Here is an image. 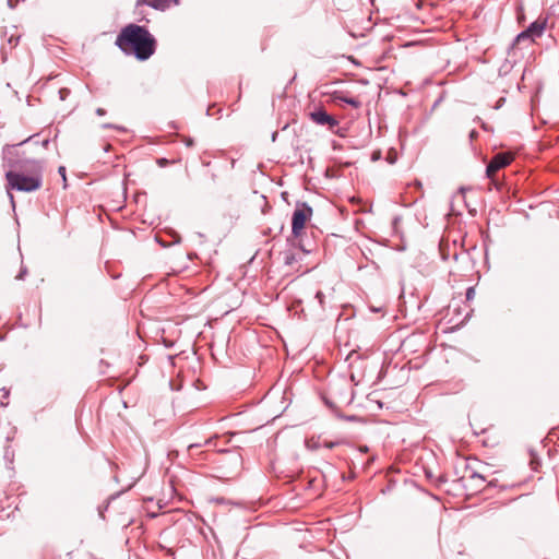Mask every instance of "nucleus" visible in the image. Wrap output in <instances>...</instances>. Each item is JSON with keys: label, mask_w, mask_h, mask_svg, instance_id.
I'll return each instance as SVG.
<instances>
[{"label": "nucleus", "mask_w": 559, "mask_h": 559, "mask_svg": "<svg viewBox=\"0 0 559 559\" xmlns=\"http://www.w3.org/2000/svg\"><path fill=\"white\" fill-rule=\"evenodd\" d=\"M477 135H478V133H477V131H476V130H472V131L469 132V138H471V140L476 139V138H477Z\"/></svg>", "instance_id": "a878e982"}, {"label": "nucleus", "mask_w": 559, "mask_h": 559, "mask_svg": "<svg viewBox=\"0 0 559 559\" xmlns=\"http://www.w3.org/2000/svg\"><path fill=\"white\" fill-rule=\"evenodd\" d=\"M201 443H191L188 445V451L191 452L193 449H199Z\"/></svg>", "instance_id": "5701e85b"}, {"label": "nucleus", "mask_w": 559, "mask_h": 559, "mask_svg": "<svg viewBox=\"0 0 559 559\" xmlns=\"http://www.w3.org/2000/svg\"><path fill=\"white\" fill-rule=\"evenodd\" d=\"M504 103V98H500L498 102H497V105L495 106L496 109H499L502 104Z\"/></svg>", "instance_id": "cd10ccee"}, {"label": "nucleus", "mask_w": 559, "mask_h": 559, "mask_svg": "<svg viewBox=\"0 0 559 559\" xmlns=\"http://www.w3.org/2000/svg\"><path fill=\"white\" fill-rule=\"evenodd\" d=\"M310 118L317 124L328 126L330 130L338 126V121L322 108L310 112Z\"/></svg>", "instance_id": "39448f33"}, {"label": "nucleus", "mask_w": 559, "mask_h": 559, "mask_svg": "<svg viewBox=\"0 0 559 559\" xmlns=\"http://www.w3.org/2000/svg\"><path fill=\"white\" fill-rule=\"evenodd\" d=\"M4 457H5L7 460H9V459H10V452H9V450H7V451H5V453H4Z\"/></svg>", "instance_id": "2f4dec72"}, {"label": "nucleus", "mask_w": 559, "mask_h": 559, "mask_svg": "<svg viewBox=\"0 0 559 559\" xmlns=\"http://www.w3.org/2000/svg\"><path fill=\"white\" fill-rule=\"evenodd\" d=\"M139 4L141 3H144L155 10H165V8L167 7V1L166 0H139L138 1Z\"/></svg>", "instance_id": "1a4fd4ad"}, {"label": "nucleus", "mask_w": 559, "mask_h": 559, "mask_svg": "<svg viewBox=\"0 0 559 559\" xmlns=\"http://www.w3.org/2000/svg\"><path fill=\"white\" fill-rule=\"evenodd\" d=\"M17 0L15 2H13V0H8V5L13 9L16 4Z\"/></svg>", "instance_id": "c85d7f7f"}, {"label": "nucleus", "mask_w": 559, "mask_h": 559, "mask_svg": "<svg viewBox=\"0 0 559 559\" xmlns=\"http://www.w3.org/2000/svg\"><path fill=\"white\" fill-rule=\"evenodd\" d=\"M514 62H515L514 60L507 58L506 61L501 64V67L499 69V74L500 75L508 74L511 71V69L513 68Z\"/></svg>", "instance_id": "9b49d317"}, {"label": "nucleus", "mask_w": 559, "mask_h": 559, "mask_svg": "<svg viewBox=\"0 0 559 559\" xmlns=\"http://www.w3.org/2000/svg\"><path fill=\"white\" fill-rule=\"evenodd\" d=\"M360 451H361L362 453L367 452V451H368V447H366V445H365V447H361V448H360Z\"/></svg>", "instance_id": "7c9ffc66"}, {"label": "nucleus", "mask_w": 559, "mask_h": 559, "mask_svg": "<svg viewBox=\"0 0 559 559\" xmlns=\"http://www.w3.org/2000/svg\"><path fill=\"white\" fill-rule=\"evenodd\" d=\"M180 240H181L180 236L176 234V235H175L174 242H175V243H179V242H180Z\"/></svg>", "instance_id": "c756f323"}, {"label": "nucleus", "mask_w": 559, "mask_h": 559, "mask_svg": "<svg viewBox=\"0 0 559 559\" xmlns=\"http://www.w3.org/2000/svg\"><path fill=\"white\" fill-rule=\"evenodd\" d=\"M26 274H27V269L25 266H22L19 274L16 275V280H23Z\"/></svg>", "instance_id": "f3484780"}, {"label": "nucleus", "mask_w": 559, "mask_h": 559, "mask_svg": "<svg viewBox=\"0 0 559 559\" xmlns=\"http://www.w3.org/2000/svg\"><path fill=\"white\" fill-rule=\"evenodd\" d=\"M48 143H49V141H48V140H45V141L43 142V144H44V145H48Z\"/></svg>", "instance_id": "c9c22d12"}, {"label": "nucleus", "mask_w": 559, "mask_h": 559, "mask_svg": "<svg viewBox=\"0 0 559 559\" xmlns=\"http://www.w3.org/2000/svg\"><path fill=\"white\" fill-rule=\"evenodd\" d=\"M299 258L293 250H286L283 252V261L285 265L292 266L298 262Z\"/></svg>", "instance_id": "9d476101"}, {"label": "nucleus", "mask_w": 559, "mask_h": 559, "mask_svg": "<svg viewBox=\"0 0 559 559\" xmlns=\"http://www.w3.org/2000/svg\"><path fill=\"white\" fill-rule=\"evenodd\" d=\"M298 247L304 253H310L312 251L311 248H307L304 243H301V240H299Z\"/></svg>", "instance_id": "a211bd4d"}, {"label": "nucleus", "mask_w": 559, "mask_h": 559, "mask_svg": "<svg viewBox=\"0 0 559 559\" xmlns=\"http://www.w3.org/2000/svg\"><path fill=\"white\" fill-rule=\"evenodd\" d=\"M546 25H547V19H538L527 26L526 33H528L532 36V38L535 40L536 38L542 37V35L544 34V31L546 28Z\"/></svg>", "instance_id": "423d86ee"}, {"label": "nucleus", "mask_w": 559, "mask_h": 559, "mask_svg": "<svg viewBox=\"0 0 559 559\" xmlns=\"http://www.w3.org/2000/svg\"><path fill=\"white\" fill-rule=\"evenodd\" d=\"M314 298L318 300L320 308L324 309V299H325L324 294L321 290H318L314 295Z\"/></svg>", "instance_id": "f8f14e48"}, {"label": "nucleus", "mask_w": 559, "mask_h": 559, "mask_svg": "<svg viewBox=\"0 0 559 559\" xmlns=\"http://www.w3.org/2000/svg\"><path fill=\"white\" fill-rule=\"evenodd\" d=\"M16 145L7 146V156L11 170L5 173L8 188L22 192L37 191L43 186L44 165L41 160L29 158H12V150Z\"/></svg>", "instance_id": "f257e3e1"}, {"label": "nucleus", "mask_w": 559, "mask_h": 559, "mask_svg": "<svg viewBox=\"0 0 559 559\" xmlns=\"http://www.w3.org/2000/svg\"><path fill=\"white\" fill-rule=\"evenodd\" d=\"M475 121L480 122V127H481V129H483V130H485V131H490L489 126H488L487 123H485L484 121H481L479 117H476V118H475Z\"/></svg>", "instance_id": "aec40b11"}, {"label": "nucleus", "mask_w": 559, "mask_h": 559, "mask_svg": "<svg viewBox=\"0 0 559 559\" xmlns=\"http://www.w3.org/2000/svg\"><path fill=\"white\" fill-rule=\"evenodd\" d=\"M471 479L479 481L480 483L479 485H481L485 481L484 476L478 474V473H476V472L472 473Z\"/></svg>", "instance_id": "2eb2a0df"}, {"label": "nucleus", "mask_w": 559, "mask_h": 559, "mask_svg": "<svg viewBox=\"0 0 559 559\" xmlns=\"http://www.w3.org/2000/svg\"><path fill=\"white\" fill-rule=\"evenodd\" d=\"M58 173L59 175L62 177V180L64 181V183L67 182V177H66V167L64 166H60L58 168Z\"/></svg>", "instance_id": "6ab92c4d"}, {"label": "nucleus", "mask_w": 559, "mask_h": 559, "mask_svg": "<svg viewBox=\"0 0 559 559\" xmlns=\"http://www.w3.org/2000/svg\"><path fill=\"white\" fill-rule=\"evenodd\" d=\"M336 444H337V442H332V441H324V442H323V447H324V448H326V449H332V448H334Z\"/></svg>", "instance_id": "412c9836"}, {"label": "nucleus", "mask_w": 559, "mask_h": 559, "mask_svg": "<svg viewBox=\"0 0 559 559\" xmlns=\"http://www.w3.org/2000/svg\"><path fill=\"white\" fill-rule=\"evenodd\" d=\"M465 296H466V299H467V300L473 299V298H474V296H475V289H474V287H468V288L466 289V294H465Z\"/></svg>", "instance_id": "dca6fc26"}, {"label": "nucleus", "mask_w": 559, "mask_h": 559, "mask_svg": "<svg viewBox=\"0 0 559 559\" xmlns=\"http://www.w3.org/2000/svg\"><path fill=\"white\" fill-rule=\"evenodd\" d=\"M185 144H186L187 146H189V147H190V146H192V145H193V140H192L191 138H187V139L185 140Z\"/></svg>", "instance_id": "bb28decb"}, {"label": "nucleus", "mask_w": 559, "mask_h": 559, "mask_svg": "<svg viewBox=\"0 0 559 559\" xmlns=\"http://www.w3.org/2000/svg\"><path fill=\"white\" fill-rule=\"evenodd\" d=\"M19 39H20V37H13V36H11V37H10V39H9V43H10L11 45H14V46H15V45H17Z\"/></svg>", "instance_id": "b1692460"}, {"label": "nucleus", "mask_w": 559, "mask_h": 559, "mask_svg": "<svg viewBox=\"0 0 559 559\" xmlns=\"http://www.w3.org/2000/svg\"><path fill=\"white\" fill-rule=\"evenodd\" d=\"M10 199H11L12 205L14 206V200H13V195L12 194H10Z\"/></svg>", "instance_id": "f704fd0d"}, {"label": "nucleus", "mask_w": 559, "mask_h": 559, "mask_svg": "<svg viewBox=\"0 0 559 559\" xmlns=\"http://www.w3.org/2000/svg\"><path fill=\"white\" fill-rule=\"evenodd\" d=\"M60 100H64L71 94V91L67 87H62L58 92Z\"/></svg>", "instance_id": "ddd939ff"}, {"label": "nucleus", "mask_w": 559, "mask_h": 559, "mask_svg": "<svg viewBox=\"0 0 559 559\" xmlns=\"http://www.w3.org/2000/svg\"><path fill=\"white\" fill-rule=\"evenodd\" d=\"M533 41H535V40L532 38V36L528 33H526V29L522 31L521 33H519L515 36V38L513 39V43L509 47L508 56L511 57L512 53H514L516 45L522 44V43L532 44Z\"/></svg>", "instance_id": "0eeeda50"}, {"label": "nucleus", "mask_w": 559, "mask_h": 559, "mask_svg": "<svg viewBox=\"0 0 559 559\" xmlns=\"http://www.w3.org/2000/svg\"><path fill=\"white\" fill-rule=\"evenodd\" d=\"M2 391H3V393H4V397H8V395H9V391H8L7 389H4V388L2 389Z\"/></svg>", "instance_id": "72a5a7b5"}, {"label": "nucleus", "mask_w": 559, "mask_h": 559, "mask_svg": "<svg viewBox=\"0 0 559 559\" xmlns=\"http://www.w3.org/2000/svg\"><path fill=\"white\" fill-rule=\"evenodd\" d=\"M31 139H32V136H29V138H28V139H26V140H23V141H22V142H20L17 145H22V144L26 143L28 140H31Z\"/></svg>", "instance_id": "473e14b6"}, {"label": "nucleus", "mask_w": 559, "mask_h": 559, "mask_svg": "<svg viewBox=\"0 0 559 559\" xmlns=\"http://www.w3.org/2000/svg\"><path fill=\"white\" fill-rule=\"evenodd\" d=\"M102 128L103 129H116V130H119V131H126V129L123 127H120V126H117V124H112V123H103Z\"/></svg>", "instance_id": "4468645a"}, {"label": "nucleus", "mask_w": 559, "mask_h": 559, "mask_svg": "<svg viewBox=\"0 0 559 559\" xmlns=\"http://www.w3.org/2000/svg\"><path fill=\"white\" fill-rule=\"evenodd\" d=\"M312 215V207L307 203H298L292 216V234L294 238L299 239L305 228L306 222Z\"/></svg>", "instance_id": "7ed1b4c3"}, {"label": "nucleus", "mask_w": 559, "mask_h": 559, "mask_svg": "<svg viewBox=\"0 0 559 559\" xmlns=\"http://www.w3.org/2000/svg\"><path fill=\"white\" fill-rule=\"evenodd\" d=\"M513 159V155L511 153L501 152L496 154L486 167V177L489 179H493L495 174L507 167Z\"/></svg>", "instance_id": "20e7f679"}, {"label": "nucleus", "mask_w": 559, "mask_h": 559, "mask_svg": "<svg viewBox=\"0 0 559 559\" xmlns=\"http://www.w3.org/2000/svg\"><path fill=\"white\" fill-rule=\"evenodd\" d=\"M168 163H169V160H168V159H166V158H159V159H157V164H158L159 166H162V167H163V166L168 165Z\"/></svg>", "instance_id": "4be33fe9"}, {"label": "nucleus", "mask_w": 559, "mask_h": 559, "mask_svg": "<svg viewBox=\"0 0 559 559\" xmlns=\"http://www.w3.org/2000/svg\"><path fill=\"white\" fill-rule=\"evenodd\" d=\"M116 46L128 55L134 56L140 61L150 59L156 50V39L144 26L128 24L116 38Z\"/></svg>", "instance_id": "f03ea898"}, {"label": "nucleus", "mask_w": 559, "mask_h": 559, "mask_svg": "<svg viewBox=\"0 0 559 559\" xmlns=\"http://www.w3.org/2000/svg\"><path fill=\"white\" fill-rule=\"evenodd\" d=\"M333 99L346 103V104L350 105L354 108H359L361 106V103H360V100L358 98L347 97V96H345L341 92H335L333 94Z\"/></svg>", "instance_id": "6e6552de"}, {"label": "nucleus", "mask_w": 559, "mask_h": 559, "mask_svg": "<svg viewBox=\"0 0 559 559\" xmlns=\"http://www.w3.org/2000/svg\"><path fill=\"white\" fill-rule=\"evenodd\" d=\"M96 115H97V116H105V115H106V110H105V109H103V108H97V109H96Z\"/></svg>", "instance_id": "393cba45"}]
</instances>
